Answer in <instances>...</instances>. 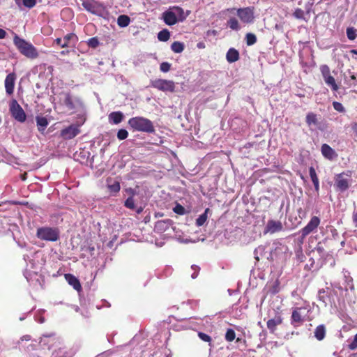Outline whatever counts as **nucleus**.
<instances>
[{
  "instance_id": "3c124183",
  "label": "nucleus",
  "mask_w": 357,
  "mask_h": 357,
  "mask_svg": "<svg viewBox=\"0 0 357 357\" xmlns=\"http://www.w3.org/2000/svg\"><path fill=\"white\" fill-rule=\"evenodd\" d=\"M351 129L355 135L357 137V122H355L351 124Z\"/></svg>"
},
{
  "instance_id": "69168bd1",
  "label": "nucleus",
  "mask_w": 357,
  "mask_h": 357,
  "mask_svg": "<svg viewBox=\"0 0 357 357\" xmlns=\"http://www.w3.org/2000/svg\"><path fill=\"white\" fill-rule=\"evenodd\" d=\"M28 258H29V256H28V255H24V259L25 261H26Z\"/></svg>"
},
{
  "instance_id": "c03bdc74",
  "label": "nucleus",
  "mask_w": 357,
  "mask_h": 357,
  "mask_svg": "<svg viewBox=\"0 0 357 357\" xmlns=\"http://www.w3.org/2000/svg\"><path fill=\"white\" fill-rule=\"evenodd\" d=\"M349 348L351 350L357 349V334L355 335L354 338L349 342Z\"/></svg>"
},
{
  "instance_id": "ea45409f",
  "label": "nucleus",
  "mask_w": 357,
  "mask_h": 357,
  "mask_svg": "<svg viewBox=\"0 0 357 357\" xmlns=\"http://www.w3.org/2000/svg\"><path fill=\"white\" fill-rule=\"evenodd\" d=\"M128 136V132L125 129H120L117 132V137L119 140H123Z\"/></svg>"
},
{
  "instance_id": "7ed1b4c3",
  "label": "nucleus",
  "mask_w": 357,
  "mask_h": 357,
  "mask_svg": "<svg viewBox=\"0 0 357 357\" xmlns=\"http://www.w3.org/2000/svg\"><path fill=\"white\" fill-rule=\"evenodd\" d=\"M59 102L65 105L68 110L74 112H82L84 104L81 99L71 96L69 93L62 92L59 95Z\"/></svg>"
},
{
  "instance_id": "de8ad7c7",
  "label": "nucleus",
  "mask_w": 357,
  "mask_h": 357,
  "mask_svg": "<svg viewBox=\"0 0 357 357\" xmlns=\"http://www.w3.org/2000/svg\"><path fill=\"white\" fill-rule=\"evenodd\" d=\"M36 3V0H23V4L24 6L31 8H33Z\"/></svg>"
},
{
  "instance_id": "f257e3e1",
  "label": "nucleus",
  "mask_w": 357,
  "mask_h": 357,
  "mask_svg": "<svg viewBox=\"0 0 357 357\" xmlns=\"http://www.w3.org/2000/svg\"><path fill=\"white\" fill-rule=\"evenodd\" d=\"M188 14V12L185 13L181 7L174 6L162 13V20L167 25L172 26L178 22H183Z\"/></svg>"
},
{
  "instance_id": "13d9d810",
  "label": "nucleus",
  "mask_w": 357,
  "mask_h": 357,
  "mask_svg": "<svg viewBox=\"0 0 357 357\" xmlns=\"http://www.w3.org/2000/svg\"><path fill=\"white\" fill-rule=\"evenodd\" d=\"M350 52L353 55V58H354L355 59H357V50H351Z\"/></svg>"
},
{
  "instance_id": "f3484780",
  "label": "nucleus",
  "mask_w": 357,
  "mask_h": 357,
  "mask_svg": "<svg viewBox=\"0 0 357 357\" xmlns=\"http://www.w3.org/2000/svg\"><path fill=\"white\" fill-rule=\"evenodd\" d=\"M15 79V73L8 74L5 79V89L8 95H11L13 93Z\"/></svg>"
},
{
  "instance_id": "c85d7f7f",
  "label": "nucleus",
  "mask_w": 357,
  "mask_h": 357,
  "mask_svg": "<svg viewBox=\"0 0 357 357\" xmlns=\"http://www.w3.org/2000/svg\"><path fill=\"white\" fill-rule=\"evenodd\" d=\"M36 123L38 127V130L43 132L48 125V121L46 118L38 116L36 118Z\"/></svg>"
},
{
  "instance_id": "bb28decb",
  "label": "nucleus",
  "mask_w": 357,
  "mask_h": 357,
  "mask_svg": "<svg viewBox=\"0 0 357 357\" xmlns=\"http://www.w3.org/2000/svg\"><path fill=\"white\" fill-rule=\"evenodd\" d=\"M326 335V328L324 325L318 326L314 331V337L318 340H322Z\"/></svg>"
},
{
  "instance_id": "a19ab883",
  "label": "nucleus",
  "mask_w": 357,
  "mask_h": 357,
  "mask_svg": "<svg viewBox=\"0 0 357 357\" xmlns=\"http://www.w3.org/2000/svg\"><path fill=\"white\" fill-rule=\"evenodd\" d=\"M198 336L202 341L208 342L209 345H211V337L208 335H207L204 333H202V332H199Z\"/></svg>"
},
{
  "instance_id": "f03ea898",
  "label": "nucleus",
  "mask_w": 357,
  "mask_h": 357,
  "mask_svg": "<svg viewBox=\"0 0 357 357\" xmlns=\"http://www.w3.org/2000/svg\"><path fill=\"white\" fill-rule=\"evenodd\" d=\"M13 43L19 52L26 57L34 59L39 56L38 50L31 43L20 38L17 35H15Z\"/></svg>"
},
{
  "instance_id": "c9c22d12",
  "label": "nucleus",
  "mask_w": 357,
  "mask_h": 357,
  "mask_svg": "<svg viewBox=\"0 0 357 357\" xmlns=\"http://www.w3.org/2000/svg\"><path fill=\"white\" fill-rule=\"evenodd\" d=\"M245 40L248 45H252L257 42V37L255 34L248 33L245 36Z\"/></svg>"
},
{
  "instance_id": "f704fd0d",
  "label": "nucleus",
  "mask_w": 357,
  "mask_h": 357,
  "mask_svg": "<svg viewBox=\"0 0 357 357\" xmlns=\"http://www.w3.org/2000/svg\"><path fill=\"white\" fill-rule=\"evenodd\" d=\"M357 30L354 27H349L347 29V36L350 40L356 39Z\"/></svg>"
},
{
  "instance_id": "1a4fd4ad",
  "label": "nucleus",
  "mask_w": 357,
  "mask_h": 357,
  "mask_svg": "<svg viewBox=\"0 0 357 357\" xmlns=\"http://www.w3.org/2000/svg\"><path fill=\"white\" fill-rule=\"evenodd\" d=\"M151 86L163 92H174L175 84L172 80L157 79L151 81Z\"/></svg>"
},
{
  "instance_id": "e433bc0d",
  "label": "nucleus",
  "mask_w": 357,
  "mask_h": 357,
  "mask_svg": "<svg viewBox=\"0 0 357 357\" xmlns=\"http://www.w3.org/2000/svg\"><path fill=\"white\" fill-rule=\"evenodd\" d=\"M173 211L178 215H184L186 213L185 208L179 204H176V206L173 208Z\"/></svg>"
},
{
  "instance_id": "5fc2aeb1",
  "label": "nucleus",
  "mask_w": 357,
  "mask_h": 357,
  "mask_svg": "<svg viewBox=\"0 0 357 357\" xmlns=\"http://www.w3.org/2000/svg\"><path fill=\"white\" fill-rule=\"evenodd\" d=\"M6 36V32L5 30L0 29V39H3Z\"/></svg>"
},
{
  "instance_id": "680f3d73",
  "label": "nucleus",
  "mask_w": 357,
  "mask_h": 357,
  "mask_svg": "<svg viewBox=\"0 0 357 357\" xmlns=\"http://www.w3.org/2000/svg\"><path fill=\"white\" fill-rule=\"evenodd\" d=\"M277 292H278V289H277L276 287H274L273 289L272 290V293L273 294H276Z\"/></svg>"
},
{
  "instance_id": "052dcab7",
  "label": "nucleus",
  "mask_w": 357,
  "mask_h": 357,
  "mask_svg": "<svg viewBox=\"0 0 357 357\" xmlns=\"http://www.w3.org/2000/svg\"><path fill=\"white\" fill-rule=\"evenodd\" d=\"M317 250L319 252H321L323 250H324V248L320 247V246H318L317 248Z\"/></svg>"
},
{
  "instance_id": "9b49d317",
  "label": "nucleus",
  "mask_w": 357,
  "mask_h": 357,
  "mask_svg": "<svg viewBox=\"0 0 357 357\" xmlns=\"http://www.w3.org/2000/svg\"><path fill=\"white\" fill-rule=\"evenodd\" d=\"M10 112L12 116L19 122L23 123L26 120V114L16 100H13L10 105Z\"/></svg>"
},
{
  "instance_id": "2eb2a0df",
  "label": "nucleus",
  "mask_w": 357,
  "mask_h": 357,
  "mask_svg": "<svg viewBox=\"0 0 357 357\" xmlns=\"http://www.w3.org/2000/svg\"><path fill=\"white\" fill-rule=\"evenodd\" d=\"M80 130L79 126L71 125L61 130V135L66 139H70L74 138L79 134Z\"/></svg>"
},
{
  "instance_id": "6e6d98bb",
  "label": "nucleus",
  "mask_w": 357,
  "mask_h": 357,
  "mask_svg": "<svg viewBox=\"0 0 357 357\" xmlns=\"http://www.w3.org/2000/svg\"><path fill=\"white\" fill-rule=\"evenodd\" d=\"M207 36L213 35L215 36L217 34L216 30H208L206 33Z\"/></svg>"
},
{
  "instance_id": "2f4dec72",
  "label": "nucleus",
  "mask_w": 357,
  "mask_h": 357,
  "mask_svg": "<svg viewBox=\"0 0 357 357\" xmlns=\"http://www.w3.org/2000/svg\"><path fill=\"white\" fill-rule=\"evenodd\" d=\"M171 50L175 53H181L184 50V45L183 43L175 41L172 44Z\"/></svg>"
},
{
  "instance_id": "412c9836",
  "label": "nucleus",
  "mask_w": 357,
  "mask_h": 357,
  "mask_svg": "<svg viewBox=\"0 0 357 357\" xmlns=\"http://www.w3.org/2000/svg\"><path fill=\"white\" fill-rule=\"evenodd\" d=\"M112 178H107V188L111 193H117L119 192L121 189L120 183L117 181H114L112 183Z\"/></svg>"
},
{
  "instance_id": "473e14b6",
  "label": "nucleus",
  "mask_w": 357,
  "mask_h": 357,
  "mask_svg": "<svg viewBox=\"0 0 357 357\" xmlns=\"http://www.w3.org/2000/svg\"><path fill=\"white\" fill-rule=\"evenodd\" d=\"M170 37V33L167 29H163L160 31L158 34V38L160 41L165 42L169 40Z\"/></svg>"
},
{
  "instance_id": "72a5a7b5",
  "label": "nucleus",
  "mask_w": 357,
  "mask_h": 357,
  "mask_svg": "<svg viewBox=\"0 0 357 357\" xmlns=\"http://www.w3.org/2000/svg\"><path fill=\"white\" fill-rule=\"evenodd\" d=\"M135 202L136 201L135 200L134 197L129 196V197L125 201L124 206L129 209L134 210L135 209L137 205Z\"/></svg>"
},
{
  "instance_id": "39448f33",
  "label": "nucleus",
  "mask_w": 357,
  "mask_h": 357,
  "mask_svg": "<svg viewBox=\"0 0 357 357\" xmlns=\"http://www.w3.org/2000/svg\"><path fill=\"white\" fill-rule=\"evenodd\" d=\"M84 8L93 15L103 18H107L109 12L106 7L100 2L96 0H83L82 3Z\"/></svg>"
},
{
  "instance_id": "b1692460",
  "label": "nucleus",
  "mask_w": 357,
  "mask_h": 357,
  "mask_svg": "<svg viewBox=\"0 0 357 357\" xmlns=\"http://www.w3.org/2000/svg\"><path fill=\"white\" fill-rule=\"evenodd\" d=\"M306 123L309 127L318 125V119L317 114L313 112H309L306 115Z\"/></svg>"
},
{
  "instance_id": "6ab92c4d",
  "label": "nucleus",
  "mask_w": 357,
  "mask_h": 357,
  "mask_svg": "<svg viewBox=\"0 0 357 357\" xmlns=\"http://www.w3.org/2000/svg\"><path fill=\"white\" fill-rule=\"evenodd\" d=\"M65 278L70 285H71L75 290L80 291L82 286L79 280L72 274H66Z\"/></svg>"
},
{
  "instance_id": "393cba45",
  "label": "nucleus",
  "mask_w": 357,
  "mask_h": 357,
  "mask_svg": "<svg viewBox=\"0 0 357 357\" xmlns=\"http://www.w3.org/2000/svg\"><path fill=\"white\" fill-rule=\"evenodd\" d=\"M309 172H310V176L312 179V181L314 184V189L317 192H318L319 190V179L317 176L315 169L312 167H311L309 169Z\"/></svg>"
},
{
  "instance_id": "f8f14e48",
  "label": "nucleus",
  "mask_w": 357,
  "mask_h": 357,
  "mask_svg": "<svg viewBox=\"0 0 357 357\" xmlns=\"http://www.w3.org/2000/svg\"><path fill=\"white\" fill-rule=\"evenodd\" d=\"M309 310L306 307H296L291 314V322L294 324H301L307 315Z\"/></svg>"
},
{
  "instance_id": "603ef678",
  "label": "nucleus",
  "mask_w": 357,
  "mask_h": 357,
  "mask_svg": "<svg viewBox=\"0 0 357 357\" xmlns=\"http://www.w3.org/2000/svg\"><path fill=\"white\" fill-rule=\"evenodd\" d=\"M353 221L357 227V208L353 213Z\"/></svg>"
},
{
  "instance_id": "cd10ccee",
  "label": "nucleus",
  "mask_w": 357,
  "mask_h": 357,
  "mask_svg": "<svg viewBox=\"0 0 357 357\" xmlns=\"http://www.w3.org/2000/svg\"><path fill=\"white\" fill-rule=\"evenodd\" d=\"M130 22V19L128 15H119L117 18V24L120 27H126L129 25Z\"/></svg>"
},
{
  "instance_id": "4468645a",
  "label": "nucleus",
  "mask_w": 357,
  "mask_h": 357,
  "mask_svg": "<svg viewBox=\"0 0 357 357\" xmlns=\"http://www.w3.org/2000/svg\"><path fill=\"white\" fill-rule=\"evenodd\" d=\"M77 41V38L75 34L71 33L66 35L63 38H58L54 40V43L60 45L61 47H66L70 45H74Z\"/></svg>"
},
{
  "instance_id": "bf43d9fd",
  "label": "nucleus",
  "mask_w": 357,
  "mask_h": 357,
  "mask_svg": "<svg viewBox=\"0 0 357 357\" xmlns=\"http://www.w3.org/2000/svg\"><path fill=\"white\" fill-rule=\"evenodd\" d=\"M36 321L40 324H43L45 322V318L43 317H40L39 318H36Z\"/></svg>"
},
{
  "instance_id": "20e7f679",
  "label": "nucleus",
  "mask_w": 357,
  "mask_h": 357,
  "mask_svg": "<svg viewBox=\"0 0 357 357\" xmlns=\"http://www.w3.org/2000/svg\"><path fill=\"white\" fill-rule=\"evenodd\" d=\"M128 123L135 131L146 133H153L155 131L152 121L142 116L132 117L128 120Z\"/></svg>"
},
{
  "instance_id": "58836bf2",
  "label": "nucleus",
  "mask_w": 357,
  "mask_h": 357,
  "mask_svg": "<svg viewBox=\"0 0 357 357\" xmlns=\"http://www.w3.org/2000/svg\"><path fill=\"white\" fill-rule=\"evenodd\" d=\"M25 278H26L27 281L28 282H31L33 280V278H36V280L38 281V279L36 278L38 277V275L35 272H28L27 271H26L24 273Z\"/></svg>"
},
{
  "instance_id": "a18cd8bd",
  "label": "nucleus",
  "mask_w": 357,
  "mask_h": 357,
  "mask_svg": "<svg viewBox=\"0 0 357 357\" xmlns=\"http://www.w3.org/2000/svg\"><path fill=\"white\" fill-rule=\"evenodd\" d=\"M99 44V41L96 38H91L88 40V45L89 47L95 48Z\"/></svg>"
},
{
  "instance_id": "09e8293b",
  "label": "nucleus",
  "mask_w": 357,
  "mask_h": 357,
  "mask_svg": "<svg viewBox=\"0 0 357 357\" xmlns=\"http://www.w3.org/2000/svg\"><path fill=\"white\" fill-rule=\"evenodd\" d=\"M191 268L194 271V272L191 275V278L192 279H195L197 277V275H198L199 268L198 266H195V265H192L191 266Z\"/></svg>"
},
{
  "instance_id": "864d4df0",
  "label": "nucleus",
  "mask_w": 357,
  "mask_h": 357,
  "mask_svg": "<svg viewBox=\"0 0 357 357\" xmlns=\"http://www.w3.org/2000/svg\"><path fill=\"white\" fill-rule=\"evenodd\" d=\"M135 210L136 211V213L137 214H140L143 211V210H144V206H137L136 205V208H135Z\"/></svg>"
},
{
  "instance_id": "0eeeda50",
  "label": "nucleus",
  "mask_w": 357,
  "mask_h": 357,
  "mask_svg": "<svg viewBox=\"0 0 357 357\" xmlns=\"http://www.w3.org/2000/svg\"><path fill=\"white\" fill-rule=\"evenodd\" d=\"M36 236L40 240L54 242L59 238V231L56 228L43 227L37 229Z\"/></svg>"
},
{
  "instance_id": "c756f323",
  "label": "nucleus",
  "mask_w": 357,
  "mask_h": 357,
  "mask_svg": "<svg viewBox=\"0 0 357 357\" xmlns=\"http://www.w3.org/2000/svg\"><path fill=\"white\" fill-rule=\"evenodd\" d=\"M227 26L231 29L234 31H239L241 29V25L237 19L235 17H231L227 21Z\"/></svg>"
},
{
  "instance_id": "8fccbe9b",
  "label": "nucleus",
  "mask_w": 357,
  "mask_h": 357,
  "mask_svg": "<svg viewBox=\"0 0 357 357\" xmlns=\"http://www.w3.org/2000/svg\"><path fill=\"white\" fill-rule=\"evenodd\" d=\"M126 192L130 195L134 197V196L136 195L135 190L132 188H128L126 190Z\"/></svg>"
},
{
  "instance_id": "79ce46f5",
  "label": "nucleus",
  "mask_w": 357,
  "mask_h": 357,
  "mask_svg": "<svg viewBox=\"0 0 357 357\" xmlns=\"http://www.w3.org/2000/svg\"><path fill=\"white\" fill-rule=\"evenodd\" d=\"M333 108L339 112H345V109H344V106L342 105V103H340L339 102H336V101L333 102Z\"/></svg>"
},
{
  "instance_id": "4be33fe9",
  "label": "nucleus",
  "mask_w": 357,
  "mask_h": 357,
  "mask_svg": "<svg viewBox=\"0 0 357 357\" xmlns=\"http://www.w3.org/2000/svg\"><path fill=\"white\" fill-rule=\"evenodd\" d=\"M226 59L229 63L236 61L239 59L238 52L234 48H230L227 53Z\"/></svg>"
},
{
  "instance_id": "4d7b16f0",
  "label": "nucleus",
  "mask_w": 357,
  "mask_h": 357,
  "mask_svg": "<svg viewBox=\"0 0 357 357\" xmlns=\"http://www.w3.org/2000/svg\"><path fill=\"white\" fill-rule=\"evenodd\" d=\"M31 340V336H30V335H24V336H22V338H21V340H22V341H24V340H25V341H29V340Z\"/></svg>"
},
{
  "instance_id": "774afa93",
  "label": "nucleus",
  "mask_w": 357,
  "mask_h": 357,
  "mask_svg": "<svg viewBox=\"0 0 357 357\" xmlns=\"http://www.w3.org/2000/svg\"><path fill=\"white\" fill-rule=\"evenodd\" d=\"M45 338H47V337H45L43 339H42L41 342H44L45 340Z\"/></svg>"
},
{
  "instance_id": "0e129e2a",
  "label": "nucleus",
  "mask_w": 357,
  "mask_h": 357,
  "mask_svg": "<svg viewBox=\"0 0 357 357\" xmlns=\"http://www.w3.org/2000/svg\"><path fill=\"white\" fill-rule=\"evenodd\" d=\"M262 250L261 248L259 247L258 248H257L255 250V253L257 255V253L259 252V251H261Z\"/></svg>"
},
{
  "instance_id": "9d476101",
  "label": "nucleus",
  "mask_w": 357,
  "mask_h": 357,
  "mask_svg": "<svg viewBox=\"0 0 357 357\" xmlns=\"http://www.w3.org/2000/svg\"><path fill=\"white\" fill-rule=\"evenodd\" d=\"M320 71L325 83L331 87L333 91H337L339 87L336 84L335 78L331 75L329 67L327 65H322L320 66Z\"/></svg>"
},
{
  "instance_id": "4c0bfd02",
  "label": "nucleus",
  "mask_w": 357,
  "mask_h": 357,
  "mask_svg": "<svg viewBox=\"0 0 357 357\" xmlns=\"http://www.w3.org/2000/svg\"><path fill=\"white\" fill-rule=\"evenodd\" d=\"M236 337V333L233 329H227L225 334V339L228 342L233 341Z\"/></svg>"
},
{
  "instance_id": "e2e57ef3",
  "label": "nucleus",
  "mask_w": 357,
  "mask_h": 357,
  "mask_svg": "<svg viewBox=\"0 0 357 357\" xmlns=\"http://www.w3.org/2000/svg\"><path fill=\"white\" fill-rule=\"evenodd\" d=\"M197 47H198L199 48H202V47H204V44H203V43H198V44H197Z\"/></svg>"
},
{
  "instance_id": "49530a36",
  "label": "nucleus",
  "mask_w": 357,
  "mask_h": 357,
  "mask_svg": "<svg viewBox=\"0 0 357 357\" xmlns=\"http://www.w3.org/2000/svg\"><path fill=\"white\" fill-rule=\"evenodd\" d=\"M294 16L297 19H303L304 12L301 8H297L294 13Z\"/></svg>"
},
{
  "instance_id": "7c9ffc66",
  "label": "nucleus",
  "mask_w": 357,
  "mask_h": 357,
  "mask_svg": "<svg viewBox=\"0 0 357 357\" xmlns=\"http://www.w3.org/2000/svg\"><path fill=\"white\" fill-rule=\"evenodd\" d=\"M209 211V208H206L204 213L201 214L196 220V225L197 227H201L205 224L208 219V212Z\"/></svg>"
},
{
  "instance_id": "6e6552de",
  "label": "nucleus",
  "mask_w": 357,
  "mask_h": 357,
  "mask_svg": "<svg viewBox=\"0 0 357 357\" xmlns=\"http://www.w3.org/2000/svg\"><path fill=\"white\" fill-rule=\"evenodd\" d=\"M351 172L347 171L335 176V185L337 189L341 192L347 190L351 183Z\"/></svg>"
},
{
  "instance_id": "a211bd4d",
  "label": "nucleus",
  "mask_w": 357,
  "mask_h": 357,
  "mask_svg": "<svg viewBox=\"0 0 357 357\" xmlns=\"http://www.w3.org/2000/svg\"><path fill=\"white\" fill-rule=\"evenodd\" d=\"M282 229V225L280 221L269 220L266 227V232L274 234Z\"/></svg>"
},
{
  "instance_id": "338daca9",
  "label": "nucleus",
  "mask_w": 357,
  "mask_h": 357,
  "mask_svg": "<svg viewBox=\"0 0 357 357\" xmlns=\"http://www.w3.org/2000/svg\"><path fill=\"white\" fill-rule=\"evenodd\" d=\"M351 79H356L355 75H351Z\"/></svg>"
},
{
  "instance_id": "a878e982",
  "label": "nucleus",
  "mask_w": 357,
  "mask_h": 357,
  "mask_svg": "<svg viewBox=\"0 0 357 357\" xmlns=\"http://www.w3.org/2000/svg\"><path fill=\"white\" fill-rule=\"evenodd\" d=\"M282 323V319L280 317H275L274 319H271L267 322V327L269 330L273 332L276 326Z\"/></svg>"
},
{
  "instance_id": "37998d69",
  "label": "nucleus",
  "mask_w": 357,
  "mask_h": 357,
  "mask_svg": "<svg viewBox=\"0 0 357 357\" xmlns=\"http://www.w3.org/2000/svg\"><path fill=\"white\" fill-rule=\"evenodd\" d=\"M171 64L168 62H162L160 66V70L163 73H167L169 71Z\"/></svg>"
},
{
  "instance_id": "ddd939ff",
  "label": "nucleus",
  "mask_w": 357,
  "mask_h": 357,
  "mask_svg": "<svg viewBox=\"0 0 357 357\" xmlns=\"http://www.w3.org/2000/svg\"><path fill=\"white\" fill-rule=\"evenodd\" d=\"M320 224V219L317 216H313L310 222L307 223V225L303 227L301 231V236L303 238H305L308 234H310L311 232L314 231L319 225Z\"/></svg>"
},
{
  "instance_id": "dca6fc26",
  "label": "nucleus",
  "mask_w": 357,
  "mask_h": 357,
  "mask_svg": "<svg viewBox=\"0 0 357 357\" xmlns=\"http://www.w3.org/2000/svg\"><path fill=\"white\" fill-rule=\"evenodd\" d=\"M173 222L170 219L162 220L156 222L155 225V230L157 232L162 233L172 227Z\"/></svg>"
},
{
  "instance_id": "aec40b11",
  "label": "nucleus",
  "mask_w": 357,
  "mask_h": 357,
  "mask_svg": "<svg viewBox=\"0 0 357 357\" xmlns=\"http://www.w3.org/2000/svg\"><path fill=\"white\" fill-rule=\"evenodd\" d=\"M321 153L325 158L330 160L335 156V151L326 144H324L321 146Z\"/></svg>"
},
{
  "instance_id": "5701e85b",
  "label": "nucleus",
  "mask_w": 357,
  "mask_h": 357,
  "mask_svg": "<svg viewBox=\"0 0 357 357\" xmlns=\"http://www.w3.org/2000/svg\"><path fill=\"white\" fill-rule=\"evenodd\" d=\"M123 114L121 112H114L109 114V120L110 122L118 124L123 120Z\"/></svg>"
},
{
  "instance_id": "423d86ee",
  "label": "nucleus",
  "mask_w": 357,
  "mask_h": 357,
  "mask_svg": "<svg viewBox=\"0 0 357 357\" xmlns=\"http://www.w3.org/2000/svg\"><path fill=\"white\" fill-rule=\"evenodd\" d=\"M226 11L229 13L236 12L240 20L245 24H252L255 21L254 7H245L236 9L235 8H228Z\"/></svg>"
}]
</instances>
